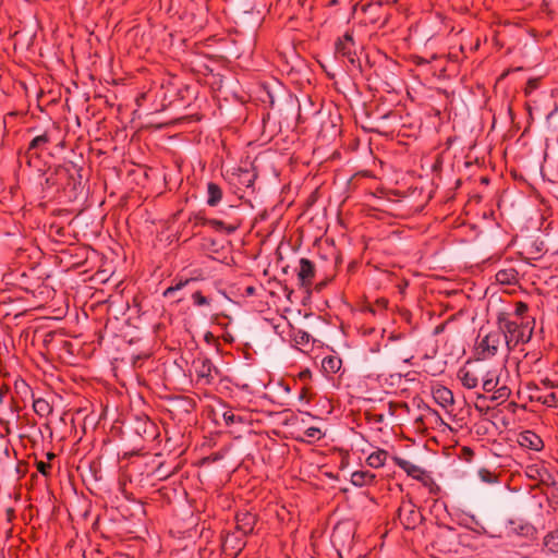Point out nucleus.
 I'll return each mask as SVG.
<instances>
[{"label":"nucleus","mask_w":558,"mask_h":558,"mask_svg":"<svg viewBox=\"0 0 558 558\" xmlns=\"http://www.w3.org/2000/svg\"><path fill=\"white\" fill-rule=\"evenodd\" d=\"M527 311V305L523 302H518L515 304V311L514 313L511 315L512 317H514V319H518V320H521V319H525L524 317H522V315L524 313H526Z\"/></svg>","instance_id":"7c9ffc66"},{"label":"nucleus","mask_w":558,"mask_h":558,"mask_svg":"<svg viewBox=\"0 0 558 558\" xmlns=\"http://www.w3.org/2000/svg\"><path fill=\"white\" fill-rule=\"evenodd\" d=\"M475 524L477 526L476 529V532L480 533V534H485L486 533V530L483 525H481L477 521H475Z\"/></svg>","instance_id":"c9c22d12"},{"label":"nucleus","mask_w":558,"mask_h":558,"mask_svg":"<svg viewBox=\"0 0 558 558\" xmlns=\"http://www.w3.org/2000/svg\"><path fill=\"white\" fill-rule=\"evenodd\" d=\"M341 366H342L341 359L338 356H335V355L325 356L322 361L323 371L327 375L337 374L341 369Z\"/></svg>","instance_id":"6ab92c4d"},{"label":"nucleus","mask_w":558,"mask_h":558,"mask_svg":"<svg viewBox=\"0 0 558 558\" xmlns=\"http://www.w3.org/2000/svg\"><path fill=\"white\" fill-rule=\"evenodd\" d=\"M538 82L537 80H529L526 84V93L537 88Z\"/></svg>","instance_id":"72a5a7b5"},{"label":"nucleus","mask_w":558,"mask_h":558,"mask_svg":"<svg viewBox=\"0 0 558 558\" xmlns=\"http://www.w3.org/2000/svg\"><path fill=\"white\" fill-rule=\"evenodd\" d=\"M205 225L211 227L213 229L217 231H227V233H233L236 230V227L234 226H226V223L218 219H207L204 222Z\"/></svg>","instance_id":"b1692460"},{"label":"nucleus","mask_w":558,"mask_h":558,"mask_svg":"<svg viewBox=\"0 0 558 558\" xmlns=\"http://www.w3.org/2000/svg\"><path fill=\"white\" fill-rule=\"evenodd\" d=\"M37 471L43 474L44 476H48L50 474L51 464L44 461H37L36 462Z\"/></svg>","instance_id":"473e14b6"},{"label":"nucleus","mask_w":558,"mask_h":558,"mask_svg":"<svg viewBox=\"0 0 558 558\" xmlns=\"http://www.w3.org/2000/svg\"><path fill=\"white\" fill-rule=\"evenodd\" d=\"M311 376V372L308 369H305L303 372L300 373V378L301 379H306Z\"/></svg>","instance_id":"e433bc0d"},{"label":"nucleus","mask_w":558,"mask_h":558,"mask_svg":"<svg viewBox=\"0 0 558 558\" xmlns=\"http://www.w3.org/2000/svg\"><path fill=\"white\" fill-rule=\"evenodd\" d=\"M324 436V433L318 427H308L304 430V438L302 440H307L308 442L314 440H319Z\"/></svg>","instance_id":"a878e982"},{"label":"nucleus","mask_w":558,"mask_h":558,"mask_svg":"<svg viewBox=\"0 0 558 558\" xmlns=\"http://www.w3.org/2000/svg\"><path fill=\"white\" fill-rule=\"evenodd\" d=\"M433 398L442 408L452 405L454 402L452 391L445 386L435 387L433 389Z\"/></svg>","instance_id":"4468645a"},{"label":"nucleus","mask_w":558,"mask_h":558,"mask_svg":"<svg viewBox=\"0 0 558 558\" xmlns=\"http://www.w3.org/2000/svg\"><path fill=\"white\" fill-rule=\"evenodd\" d=\"M351 483L356 487L372 486L376 483V475L369 471H355L351 474Z\"/></svg>","instance_id":"dca6fc26"},{"label":"nucleus","mask_w":558,"mask_h":558,"mask_svg":"<svg viewBox=\"0 0 558 558\" xmlns=\"http://www.w3.org/2000/svg\"><path fill=\"white\" fill-rule=\"evenodd\" d=\"M257 523L256 514L241 510L235 514V531L242 533V535H250L253 533Z\"/></svg>","instance_id":"9d476101"},{"label":"nucleus","mask_w":558,"mask_h":558,"mask_svg":"<svg viewBox=\"0 0 558 558\" xmlns=\"http://www.w3.org/2000/svg\"><path fill=\"white\" fill-rule=\"evenodd\" d=\"M387 303H388V302H387V300H385V299H381V300H378V301H377V304H378L379 306H381V307H386V306H387Z\"/></svg>","instance_id":"58836bf2"},{"label":"nucleus","mask_w":558,"mask_h":558,"mask_svg":"<svg viewBox=\"0 0 558 558\" xmlns=\"http://www.w3.org/2000/svg\"><path fill=\"white\" fill-rule=\"evenodd\" d=\"M253 292H254V288H253V287H248V288L246 289V293H247V294H253Z\"/></svg>","instance_id":"ea45409f"},{"label":"nucleus","mask_w":558,"mask_h":558,"mask_svg":"<svg viewBox=\"0 0 558 558\" xmlns=\"http://www.w3.org/2000/svg\"><path fill=\"white\" fill-rule=\"evenodd\" d=\"M478 476L484 483L492 484L497 482V475L485 468L478 470Z\"/></svg>","instance_id":"cd10ccee"},{"label":"nucleus","mask_w":558,"mask_h":558,"mask_svg":"<svg viewBox=\"0 0 558 558\" xmlns=\"http://www.w3.org/2000/svg\"><path fill=\"white\" fill-rule=\"evenodd\" d=\"M504 349L507 351L505 335H501V330H498L497 327L490 330H485L483 327L480 329L475 342V355L477 360H489Z\"/></svg>","instance_id":"f03ea898"},{"label":"nucleus","mask_w":558,"mask_h":558,"mask_svg":"<svg viewBox=\"0 0 558 558\" xmlns=\"http://www.w3.org/2000/svg\"><path fill=\"white\" fill-rule=\"evenodd\" d=\"M243 174L245 177H250V178L245 179L244 182L246 183V186H251L254 181L255 175L251 174L248 171H244Z\"/></svg>","instance_id":"f704fd0d"},{"label":"nucleus","mask_w":558,"mask_h":558,"mask_svg":"<svg viewBox=\"0 0 558 558\" xmlns=\"http://www.w3.org/2000/svg\"><path fill=\"white\" fill-rule=\"evenodd\" d=\"M316 268L312 260L308 258H301L299 262L298 280L300 287L311 288L315 278Z\"/></svg>","instance_id":"1a4fd4ad"},{"label":"nucleus","mask_w":558,"mask_h":558,"mask_svg":"<svg viewBox=\"0 0 558 558\" xmlns=\"http://www.w3.org/2000/svg\"><path fill=\"white\" fill-rule=\"evenodd\" d=\"M495 277L500 284H514L519 280V272L513 267H509L499 269Z\"/></svg>","instance_id":"a211bd4d"},{"label":"nucleus","mask_w":558,"mask_h":558,"mask_svg":"<svg viewBox=\"0 0 558 558\" xmlns=\"http://www.w3.org/2000/svg\"><path fill=\"white\" fill-rule=\"evenodd\" d=\"M335 49L338 58L347 59L352 69L361 70L352 31H347L342 37L338 38Z\"/></svg>","instance_id":"39448f33"},{"label":"nucleus","mask_w":558,"mask_h":558,"mask_svg":"<svg viewBox=\"0 0 558 558\" xmlns=\"http://www.w3.org/2000/svg\"><path fill=\"white\" fill-rule=\"evenodd\" d=\"M458 379L461 381L462 386L466 389H474L478 387L480 378L478 376L468 367H461L458 371Z\"/></svg>","instance_id":"2eb2a0df"},{"label":"nucleus","mask_w":558,"mask_h":558,"mask_svg":"<svg viewBox=\"0 0 558 558\" xmlns=\"http://www.w3.org/2000/svg\"><path fill=\"white\" fill-rule=\"evenodd\" d=\"M293 340L299 347H308L311 342V336L306 331L298 330L294 332Z\"/></svg>","instance_id":"bb28decb"},{"label":"nucleus","mask_w":558,"mask_h":558,"mask_svg":"<svg viewBox=\"0 0 558 558\" xmlns=\"http://www.w3.org/2000/svg\"><path fill=\"white\" fill-rule=\"evenodd\" d=\"M388 452L384 449H377L366 458V463L373 469H379L385 465Z\"/></svg>","instance_id":"412c9836"},{"label":"nucleus","mask_w":558,"mask_h":558,"mask_svg":"<svg viewBox=\"0 0 558 558\" xmlns=\"http://www.w3.org/2000/svg\"><path fill=\"white\" fill-rule=\"evenodd\" d=\"M400 523L407 530H414L423 521L421 511L411 500H402L398 508Z\"/></svg>","instance_id":"423d86ee"},{"label":"nucleus","mask_w":558,"mask_h":558,"mask_svg":"<svg viewBox=\"0 0 558 558\" xmlns=\"http://www.w3.org/2000/svg\"><path fill=\"white\" fill-rule=\"evenodd\" d=\"M245 535L238 531L228 532L222 539L223 553L232 558H235L245 547Z\"/></svg>","instance_id":"6e6552de"},{"label":"nucleus","mask_w":558,"mask_h":558,"mask_svg":"<svg viewBox=\"0 0 558 558\" xmlns=\"http://www.w3.org/2000/svg\"><path fill=\"white\" fill-rule=\"evenodd\" d=\"M518 444L530 450L541 451L544 448L543 439L533 430L526 429L519 434Z\"/></svg>","instance_id":"9b49d317"},{"label":"nucleus","mask_w":558,"mask_h":558,"mask_svg":"<svg viewBox=\"0 0 558 558\" xmlns=\"http://www.w3.org/2000/svg\"><path fill=\"white\" fill-rule=\"evenodd\" d=\"M60 133L59 126L52 124L50 128L46 129L41 134L36 135L28 144L27 149L25 151V157L27 158V165L32 166V158H39L40 151L45 150L47 146L52 143L57 135Z\"/></svg>","instance_id":"7ed1b4c3"},{"label":"nucleus","mask_w":558,"mask_h":558,"mask_svg":"<svg viewBox=\"0 0 558 558\" xmlns=\"http://www.w3.org/2000/svg\"><path fill=\"white\" fill-rule=\"evenodd\" d=\"M543 550L547 555L558 557V526L544 536Z\"/></svg>","instance_id":"f3484780"},{"label":"nucleus","mask_w":558,"mask_h":558,"mask_svg":"<svg viewBox=\"0 0 558 558\" xmlns=\"http://www.w3.org/2000/svg\"><path fill=\"white\" fill-rule=\"evenodd\" d=\"M396 465L402 469L408 476H411L414 480L420 481L425 487L429 489V493H436L438 490V486L436 485L433 477L429 475L427 471L422 469L421 466L403 459L398 456L392 458Z\"/></svg>","instance_id":"20e7f679"},{"label":"nucleus","mask_w":558,"mask_h":558,"mask_svg":"<svg viewBox=\"0 0 558 558\" xmlns=\"http://www.w3.org/2000/svg\"><path fill=\"white\" fill-rule=\"evenodd\" d=\"M222 199L221 187L214 182L207 184V205L210 207L217 206Z\"/></svg>","instance_id":"aec40b11"},{"label":"nucleus","mask_w":558,"mask_h":558,"mask_svg":"<svg viewBox=\"0 0 558 558\" xmlns=\"http://www.w3.org/2000/svg\"><path fill=\"white\" fill-rule=\"evenodd\" d=\"M493 371H494V377L495 378L498 377V383H497L498 391H496V395H492L490 399L498 403H504L505 401H507L509 399V397L511 396V392H512V389L509 384L511 380L510 372L508 371V368L505 365L498 369L495 368Z\"/></svg>","instance_id":"0eeeda50"},{"label":"nucleus","mask_w":558,"mask_h":558,"mask_svg":"<svg viewBox=\"0 0 558 558\" xmlns=\"http://www.w3.org/2000/svg\"><path fill=\"white\" fill-rule=\"evenodd\" d=\"M192 300L196 306L209 305V299H207L201 291H196L192 294Z\"/></svg>","instance_id":"c85d7f7f"},{"label":"nucleus","mask_w":558,"mask_h":558,"mask_svg":"<svg viewBox=\"0 0 558 558\" xmlns=\"http://www.w3.org/2000/svg\"><path fill=\"white\" fill-rule=\"evenodd\" d=\"M537 386H541L543 390H558V383L548 377L542 378Z\"/></svg>","instance_id":"c756f323"},{"label":"nucleus","mask_w":558,"mask_h":558,"mask_svg":"<svg viewBox=\"0 0 558 558\" xmlns=\"http://www.w3.org/2000/svg\"><path fill=\"white\" fill-rule=\"evenodd\" d=\"M7 388L4 386L0 387V404L2 403L3 396L7 392Z\"/></svg>","instance_id":"4c0bfd02"},{"label":"nucleus","mask_w":558,"mask_h":558,"mask_svg":"<svg viewBox=\"0 0 558 558\" xmlns=\"http://www.w3.org/2000/svg\"><path fill=\"white\" fill-rule=\"evenodd\" d=\"M497 383L498 377H494V371H488L485 376L483 377V385L482 388L485 392H493V395H496L497 389Z\"/></svg>","instance_id":"5701e85b"},{"label":"nucleus","mask_w":558,"mask_h":558,"mask_svg":"<svg viewBox=\"0 0 558 558\" xmlns=\"http://www.w3.org/2000/svg\"><path fill=\"white\" fill-rule=\"evenodd\" d=\"M442 328H444L442 326H438V327L436 328V333H438L439 331H441V329H442Z\"/></svg>","instance_id":"79ce46f5"},{"label":"nucleus","mask_w":558,"mask_h":558,"mask_svg":"<svg viewBox=\"0 0 558 558\" xmlns=\"http://www.w3.org/2000/svg\"><path fill=\"white\" fill-rule=\"evenodd\" d=\"M34 412L40 417H47L52 413V405L44 398H35L33 396Z\"/></svg>","instance_id":"4be33fe9"},{"label":"nucleus","mask_w":558,"mask_h":558,"mask_svg":"<svg viewBox=\"0 0 558 558\" xmlns=\"http://www.w3.org/2000/svg\"><path fill=\"white\" fill-rule=\"evenodd\" d=\"M193 280H194L193 278H189V279H185V280H179L174 284H172L169 288H167L163 291L162 295L165 298H170L174 292L183 289L186 284H189Z\"/></svg>","instance_id":"393cba45"},{"label":"nucleus","mask_w":558,"mask_h":558,"mask_svg":"<svg viewBox=\"0 0 558 558\" xmlns=\"http://www.w3.org/2000/svg\"><path fill=\"white\" fill-rule=\"evenodd\" d=\"M223 420L227 425H232L234 423H242L243 420L241 416L235 415L232 411H227L223 413Z\"/></svg>","instance_id":"2f4dec72"},{"label":"nucleus","mask_w":558,"mask_h":558,"mask_svg":"<svg viewBox=\"0 0 558 558\" xmlns=\"http://www.w3.org/2000/svg\"><path fill=\"white\" fill-rule=\"evenodd\" d=\"M532 399L541 402L549 408H558V389L557 390H543L541 386H535V395Z\"/></svg>","instance_id":"f8f14e48"},{"label":"nucleus","mask_w":558,"mask_h":558,"mask_svg":"<svg viewBox=\"0 0 558 558\" xmlns=\"http://www.w3.org/2000/svg\"><path fill=\"white\" fill-rule=\"evenodd\" d=\"M54 457H56V456H54V453H52V452H48V453H47V458H48L49 460L53 459Z\"/></svg>","instance_id":"a19ab883"},{"label":"nucleus","mask_w":558,"mask_h":558,"mask_svg":"<svg viewBox=\"0 0 558 558\" xmlns=\"http://www.w3.org/2000/svg\"><path fill=\"white\" fill-rule=\"evenodd\" d=\"M196 373L198 378L205 379L206 384H210L215 379V375L218 374V371L213 362L205 357L199 360V365L196 368Z\"/></svg>","instance_id":"ddd939ff"},{"label":"nucleus","mask_w":558,"mask_h":558,"mask_svg":"<svg viewBox=\"0 0 558 558\" xmlns=\"http://www.w3.org/2000/svg\"><path fill=\"white\" fill-rule=\"evenodd\" d=\"M534 320L514 319L511 314L499 313L496 319V327L505 335L507 353L514 349L519 343L529 342L533 335Z\"/></svg>","instance_id":"f257e3e1"}]
</instances>
